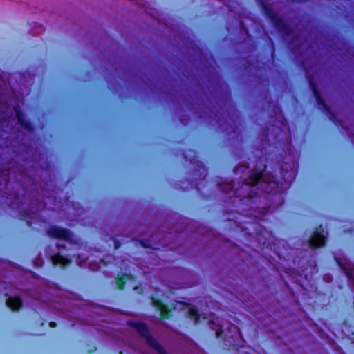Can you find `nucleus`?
<instances>
[{"label":"nucleus","instance_id":"f257e3e1","mask_svg":"<svg viewBox=\"0 0 354 354\" xmlns=\"http://www.w3.org/2000/svg\"><path fill=\"white\" fill-rule=\"evenodd\" d=\"M276 187V183L272 180L268 181L265 180L261 174H254L252 175L249 180L242 185L241 190H236L238 194L239 192H243V195L248 197H253L256 195V189L261 188L265 192H270Z\"/></svg>","mask_w":354,"mask_h":354},{"label":"nucleus","instance_id":"f03ea898","mask_svg":"<svg viewBox=\"0 0 354 354\" xmlns=\"http://www.w3.org/2000/svg\"><path fill=\"white\" fill-rule=\"evenodd\" d=\"M136 329L140 335L146 339L147 344L153 348L158 354H167L162 346L149 335L148 329L145 324H138Z\"/></svg>","mask_w":354,"mask_h":354},{"label":"nucleus","instance_id":"7ed1b4c3","mask_svg":"<svg viewBox=\"0 0 354 354\" xmlns=\"http://www.w3.org/2000/svg\"><path fill=\"white\" fill-rule=\"evenodd\" d=\"M48 233L51 236L66 240L69 243H73L74 244H77L78 243L77 239L73 237L70 232L66 229L52 227L48 230Z\"/></svg>","mask_w":354,"mask_h":354},{"label":"nucleus","instance_id":"20e7f679","mask_svg":"<svg viewBox=\"0 0 354 354\" xmlns=\"http://www.w3.org/2000/svg\"><path fill=\"white\" fill-rule=\"evenodd\" d=\"M326 236L323 230L315 232L314 234L310 240V245L313 248L322 246L324 244Z\"/></svg>","mask_w":354,"mask_h":354},{"label":"nucleus","instance_id":"39448f33","mask_svg":"<svg viewBox=\"0 0 354 354\" xmlns=\"http://www.w3.org/2000/svg\"><path fill=\"white\" fill-rule=\"evenodd\" d=\"M7 306L13 310L19 309L21 306V301L19 297H10L6 300Z\"/></svg>","mask_w":354,"mask_h":354},{"label":"nucleus","instance_id":"423d86ee","mask_svg":"<svg viewBox=\"0 0 354 354\" xmlns=\"http://www.w3.org/2000/svg\"><path fill=\"white\" fill-rule=\"evenodd\" d=\"M52 262L54 265L66 266L69 263L70 260L60 254H55L51 257Z\"/></svg>","mask_w":354,"mask_h":354},{"label":"nucleus","instance_id":"0eeeda50","mask_svg":"<svg viewBox=\"0 0 354 354\" xmlns=\"http://www.w3.org/2000/svg\"><path fill=\"white\" fill-rule=\"evenodd\" d=\"M15 115L17 122L21 124L25 129H30V123L25 119L24 115L18 109H15Z\"/></svg>","mask_w":354,"mask_h":354},{"label":"nucleus","instance_id":"6e6552de","mask_svg":"<svg viewBox=\"0 0 354 354\" xmlns=\"http://www.w3.org/2000/svg\"><path fill=\"white\" fill-rule=\"evenodd\" d=\"M190 315L194 317L195 319V323L197 322V319L199 318L197 309L194 307H191L189 308Z\"/></svg>","mask_w":354,"mask_h":354},{"label":"nucleus","instance_id":"1a4fd4ad","mask_svg":"<svg viewBox=\"0 0 354 354\" xmlns=\"http://www.w3.org/2000/svg\"><path fill=\"white\" fill-rule=\"evenodd\" d=\"M234 185L230 183H226L221 186L222 190H223L224 192H227L229 190L234 189Z\"/></svg>","mask_w":354,"mask_h":354},{"label":"nucleus","instance_id":"9d476101","mask_svg":"<svg viewBox=\"0 0 354 354\" xmlns=\"http://www.w3.org/2000/svg\"><path fill=\"white\" fill-rule=\"evenodd\" d=\"M159 308H160L161 313L163 314L165 312V306L160 304Z\"/></svg>","mask_w":354,"mask_h":354},{"label":"nucleus","instance_id":"9b49d317","mask_svg":"<svg viewBox=\"0 0 354 354\" xmlns=\"http://www.w3.org/2000/svg\"><path fill=\"white\" fill-rule=\"evenodd\" d=\"M49 325H50V327L53 328V327H55L56 324H55V322H50V323L49 324Z\"/></svg>","mask_w":354,"mask_h":354},{"label":"nucleus","instance_id":"f8f14e48","mask_svg":"<svg viewBox=\"0 0 354 354\" xmlns=\"http://www.w3.org/2000/svg\"><path fill=\"white\" fill-rule=\"evenodd\" d=\"M242 171V167H239L236 169V172H239Z\"/></svg>","mask_w":354,"mask_h":354},{"label":"nucleus","instance_id":"ddd939ff","mask_svg":"<svg viewBox=\"0 0 354 354\" xmlns=\"http://www.w3.org/2000/svg\"><path fill=\"white\" fill-rule=\"evenodd\" d=\"M87 259V257H84V258L82 259V261H84V260H85V259Z\"/></svg>","mask_w":354,"mask_h":354},{"label":"nucleus","instance_id":"4468645a","mask_svg":"<svg viewBox=\"0 0 354 354\" xmlns=\"http://www.w3.org/2000/svg\"><path fill=\"white\" fill-rule=\"evenodd\" d=\"M120 354H122V352H120Z\"/></svg>","mask_w":354,"mask_h":354}]
</instances>
